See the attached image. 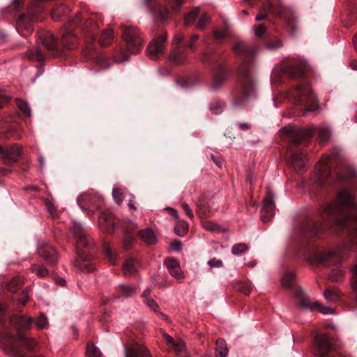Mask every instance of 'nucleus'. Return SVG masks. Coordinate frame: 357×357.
Listing matches in <instances>:
<instances>
[{"mask_svg": "<svg viewBox=\"0 0 357 357\" xmlns=\"http://www.w3.org/2000/svg\"><path fill=\"white\" fill-rule=\"evenodd\" d=\"M164 337L165 339V341L169 344L172 347L173 346V344L176 342V341L172 337H170L169 335L167 334H164Z\"/></svg>", "mask_w": 357, "mask_h": 357, "instance_id": "60", "label": "nucleus"}, {"mask_svg": "<svg viewBox=\"0 0 357 357\" xmlns=\"http://www.w3.org/2000/svg\"><path fill=\"white\" fill-rule=\"evenodd\" d=\"M348 250V246L344 244L334 251H316L309 257L308 260L311 264L314 266L336 263L346 256Z\"/></svg>", "mask_w": 357, "mask_h": 357, "instance_id": "3", "label": "nucleus"}, {"mask_svg": "<svg viewBox=\"0 0 357 357\" xmlns=\"http://www.w3.org/2000/svg\"><path fill=\"white\" fill-rule=\"evenodd\" d=\"M142 239L148 244H153L157 241L154 232L150 229H145L140 232Z\"/></svg>", "mask_w": 357, "mask_h": 357, "instance_id": "21", "label": "nucleus"}, {"mask_svg": "<svg viewBox=\"0 0 357 357\" xmlns=\"http://www.w3.org/2000/svg\"><path fill=\"white\" fill-rule=\"evenodd\" d=\"M275 214L274 196L273 193L268 189L266 196L264 200L263 208L261 211V218L264 222H266Z\"/></svg>", "mask_w": 357, "mask_h": 357, "instance_id": "9", "label": "nucleus"}, {"mask_svg": "<svg viewBox=\"0 0 357 357\" xmlns=\"http://www.w3.org/2000/svg\"><path fill=\"white\" fill-rule=\"evenodd\" d=\"M38 8L30 7L28 8L27 14H22L19 16L17 22V29L22 35H27L32 31L31 22L38 19L36 14Z\"/></svg>", "mask_w": 357, "mask_h": 357, "instance_id": "7", "label": "nucleus"}, {"mask_svg": "<svg viewBox=\"0 0 357 357\" xmlns=\"http://www.w3.org/2000/svg\"><path fill=\"white\" fill-rule=\"evenodd\" d=\"M183 40V36L181 34H176L174 37L173 42L174 44L178 45Z\"/></svg>", "mask_w": 357, "mask_h": 357, "instance_id": "57", "label": "nucleus"}, {"mask_svg": "<svg viewBox=\"0 0 357 357\" xmlns=\"http://www.w3.org/2000/svg\"><path fill=\"white\" fill-rule=\"evenodd\" d=\"M172 348L177 354H182L185 351V344L181 340H177L173 344Z\"/></svg>", "mask_w": 357, "mask_h": 357, "instance_id": "38", "label": "nucleus"}, {"mask_svg": "<svg viewBox=\"0 0 357 357\" xmlns=\"http://www.w3.org/2000/svg\"><path fill=\"white\" fill-rule=\"evenodd\" d=\"M322 219L326 225L324 229L332 224L342 229L349 228L355 223L356 237L354 243L357 245V203L354 195L348 190L340 191L335 202L323 206Z\"/></svg>", "mask_w": 357, "mask_h": 357, "instance_id": "1", "label": "nucleus"}, {"mask_svg": "<svg viewBox=\"0 0 357 357\" xmlns=\"http://www.w3.org/2000/svg\"><path fill=\"white\" fill-rule=\"evenodd\" d=\"M351 288L356 295V302L357 303V264L351 268V276L350 279Z\"/></svg>", "mask_w": 357, "mask_h": 357, "instance_id": "32", "label": "nucleus"}, {"mask_svg": "<svg viewBox=\"0 0 357 357\" xmlns=\"http://www.w3.org/2000/svg\"><path fill=\"white\" fill-rule=\"evenodd\" d=\"M227 31H222V30H215L213 33V36L215 39L216 40H222L227 38Z\"/></svg>", "mask_w": 357, "mask_h": 357, "instance_id": "49", "label": "nucleus"}, {"mask_svg": "<svg viewBox=\"0 0 357 357\" xmlns=\"http://www.w3.org/2000/svg\"><path fill=\"white\" fill-rule=\"evenodd\" d=\"M199 36L198 35H193L192 36V41L189 43L188 45V47L190 48V49H194L195 48V44L194 43L197 40L199 39Z\"/></svg>", "mask_w": 357, "mask_h": 357, "instance_id": "61", "label": "nucleus"}, {"mask_svg": "<svg viewBox=\"0 0 357 357\" xmlns=\"http://www.w3.org/2000/svg\"><path fill=\"white\" fill-rule=\"evenodd\" d=\"M29 300V297L27 294H24L22 295V298L19 300V303L22 305H25L28 301Z\"/></svg>", "mask_w": 357, "mask_h": 357, "instance_id": "62", "label": "nucleus"}, {"mask_svg": "<svg viewBox=\"0 0 357 357\" xmlns=\"http://www.w3.org/2000/svg\"><path fill=\"white\" fill-rule=\"evenodd\" d=\"M34 320L31 317H26L23 314H17L12 317L11 324L20 331H26L30 329Z\"/></svg>", "mask_w": 357, "mask_h": 357, "instance_id": "16", "label": "nucleus"}, {"mask_svg": "<svg viewBox=\"0 0 357 357\" xmlns=\"http://www.w3.org/2000/svg\"><path fill=\"white\" fill-rule=\"evenodd\" d=\"M73 233L77 238V257L75 262V266L82 272L89 273L93 271L95 268L94 264L91 262L93 255L84 251H79L81 248L89 246L92 243L91 240L80 224H74Z\"/></svg>", "mask_w": 357, "mask_h": 357, "instance_id": "2", "label": "nucleus"}, {"mask_svg": "<svg viewBox=\"0 0 357 357\" xmlns=\"http://www.w3.org/2000/svg\"><path fill=\"white\" fill-rule=\"evenodd\" d=\"M184 3V0H174V8L175 10L178 9Z\"/></svg>", "mask_w": 357, "mask_h": 357, "instance_id": "63", "label": "nucleus"}, {"mask_svg": "<svg viewBox=\"0 0 357 357\" xmlns=\"http://www.w3.org/2000/svg\"><path fill=\"white\" fill-rule=\"evenodd\" d=\"M289 165L294 167L296 171H301L305 166V155L301 150H294L288 159Z\"/></svg>", "mask_w": 357, "mask_h": 357, "instance_id": "14", "label": "nucleus"}, {"mask_svg": "<svg viewBox=\"0 0 357 357\" xmlns=\"http://www.w3.org/2000/svg\"><path fill=\"white\" fill-rule=\"evenodd\" d=\"M211 17L206 13L203 14L196 24V28L200 30L204 29L205 26L210 21Z\"/></svg>", "mask_w": 357, "mask_h": 357, "instance_id": "37", "label": "nucleus"}, {"mask_svg": "<svg viewBox=\"0 0 357 357\" xmlns=\"http://www.w3.org/2000/svg\"><path fill=\"white\" fill-rule=\"evenodd\" d=\"M43 45L48 50H52L55 48V39L52 33H47L45 35L43 39Z\"/></svg>", "mask_w": 357, "mask_h": 357, "instance_id": "29", "label": "nucleus"}, {"mask_svg": "<svg viewBox=\"0 0 357 357\" xmlns=\"http://www.w3.org/2000/svg\"><path fill=\"white\" fill-rule=\"evenodd\" d=\"M199 8H194L192 10L187 13L184 17V24L186 26L192 25L196 20L199 14Z\"/></svg>", "mask_w": 357, "mask_h": 357, "instance_id": "22", "label": "nucleus"}, {"mask_svg": "<svg viewBox=\"0 0 357 357\" xmlns=\"http://www.w3.org/2000/svg\"><path fill=\"white\" fill-rule=\"evenodd\" d=\"M20 153V148L16 145L2 149L1 155L4 160V163L9 165L17 161Z\"/></svg>", "mask_w": 357, "mask_h": 357, "instance_id": "17", "label": "nucleus"}, {"mask_svg": "<svg viewBox=\"0 0 357 357\" xmlns=\"http://www.w3.org/2000/svg\"><path fill=\"white\" fill-rule=\"evenodd\" d=\"M326 300L330 301H336L339 299L338 295L332 290L327 289L324 294Z\"/></svg>", "mask_w": 357, "mask_h": 357, "instance_id": "44", "label": "nucleus"}, {"mask_svg": "<svg viewBox=\"0 0 357 357\" xmlns=\"http://www.w3.org/2000/svg\"><path fill=\"white\" fill-rule=\"evenodd\" d=\"M298 303L304 309L317 310L321 313L326 314L334 313L333 308L322 306L317 301H312L309 297L305 296H298Z\"/></svg>", "mask_w": 357, "mask_h": 357, "instance_id": "11", "label": "nucleus"}, {"mask_svg": "<svg viewBox=\"0 0 357 357\" xmlns=\"http://www.w3.org/2000/svg\"><path fill=\"white\" fill-rule=\"evenodd\" d=\"M16 338L22 344L29 349H33L36 345V341L35 339L26 337L20 333H18Z\"/></svg>", "mask_w": 357, "mask_h": 357, "instance_id": "27", "label": "nucleus"}, {"mask_svg": "<svg viewBox=\"0 0 357 357\" xmlns=\"http://www.w3.org/2000/svg\"><path fill=\"white\" fill-rule=\"evenodd\" d=\"M335 155H324L319 162L315 165L314 176L315 181L318 185H323L326 183L328 178L331 175L329 162L333 160Z\"/></svg>", "mask_w": 357, "mask_h": 357, "instance_id": "6", "label": "nucleus"}, {"mask_svg": "<svg viewBox=\"0 0 357 357\" xmlns=\"http://www.w3.org/2000/svg\"><path fill=\"white\" fill-rule=\"evenodd\" d=\"M188 230V224L186 222L182 221L179 222L174 227V231L176 234L178 236H184Z\"/></svg>", "mask_w": 357, "mask_h": 357, "instance_id": "35", "label": "nucleus"}, {"mask_svg": "<svg viewBox=\"0 0 357 357\" xmlns=\"http://www.w3.org/2000/svg\"><path fill=\"white\" fill-rule=\"evenodd\" d=\"M225 76L220 74L214 77L211 86L213 89H218L225 82Z\"/></svg>", "mask_w": 357, "mask_h": 357, "instance_id": "40", "label": "nucleus"}, {"mask_svg": "<svg viewBox=\"0 0 357 357\" xmlns=\"http://www.w3.org/2000/svg\"><path fill=\"white\" fill-rule=\"evenodd\" d=\"M125 357H152L149 350L142 344L135 343L125 348Z\"/></svg>", "mask_w": 357, "mask_h": 357, "instance_id": "15", "label": "nucleus"}, {"mask_svg": "<svg viewBox=\"0 0 357 357\" xmlns=\"http://www.w3.org/2000/svg\"><path fill=\"white\" fill-rule=\"evenodd\" d=\"M113 39V31L111 29H106L101 33L99 43L101 46H107L109 45Z\"/></svg>", "mask_w": 357, "mask_h": 357, "instance_id": "24", "label": "nucleus"}, {"mask_svg": "<svg viewBox=\"0 0 357 357\" xmlns=\"http://www.w3.org/2000/svg\"><path fill=\"white\" fill-rule=\"evenodd\" d=\"M182 208L185 211V214L190 218H193L194 214L192 210L190 208L189 206L186 203L181 204Z\"/></svg>", "mask_w": 357, "mask_h": 357, "instance_id": "56", "label": "nucleus"}, {"mask_svg": "<svg viewBox=\"0 0 357 357\" xmlns=\"http://www.w3.org/2000/svg\"><path fill=\"white\" fill-rule=\"evenodd\" d=\"M344 270L342 267L337 266L331 271L329 278L334 282H338L344 278Z\"/></svg>", "mask_w": 357, "mask_h": 357, "instance_id": "26", "label": "nucleus"}, {"mask_svg": "<svg viewBox=\"0 0 357 357\" xmlns=\"http://www.w3.org/2000/svg\"><path fill=\"white\" fill-rule=\"evenodd\" d=\"M283 73L289 75L291 77H301L304 71V64L296 63L295 62L289 64H285L282 69Z\"/></svg>", "mask_w": 357, "mask_h": 357, "instance_id": "18", "label": "nucleus"}, {"mask_svg": "<svg viewBox=\"0 0 357 357\" xmlns=\"http://www.w3.org/2000/svg\"><path fill=\"white\" fill-rule=\"evenodd\" d=\"M246 45L244 42L239 41L234 44L233 50L236 53L240 54L245 51Z\"/></svg>", "mask_w": 357, "mask_h": 357, "instance_id": "46", "label": "nucleus"}, {"mask_svg": "<svg viewBox=\"0 0 357 357\" xmlns=\"http://www.w3.org/2000/svg\"><path fill=\"white\" fill-rule=\"evenodd\" d=\"M144 302L154 312H159V306L155 301L152 298H146L144 300Z\"/></svg>", "mask_w": 357, "mask_h": 357, "instance_id": "43", "label": "nucleus"}, {"mask_svg": "<svg viewBox=\"0 0 357 357\" xmlns=\"http://www.w3.org/2000/svg\"><path fill=\"white\" fill-rule=\"evenodd\" d=\"M167 38V34L164 33L149 43L147 47V53L151 59H155L162 54Z\"/></svg>", "mask_w": 357, "mask_h": 357, "instance_id": "10", "label": "nucleus"}, {"mask_svg": "<svg viewBox=\"0 0 357 357\" xmlns=\"http://www.w3.org/2000/svg\"><path fill=\"white\" fill-rule=\"evenodd\" d=\"M73 38H74V37L71 33H69L66 34V36H64L62 38V40H61L63 45L64 47H66V48L71 49L73 47L71 45H70L68 43V39H73Z\"/></svg>", "mask_w": 357, "mask_h": 357, "instance_id": "51", "label": "nucleus"}, {"mask_svg": "<svg viewBox=\"0 0 357 357\" xmlns=\"http://www.w3.org/2000/svg\"><path fill=\"white\" fill-rule=\"evenodd\" d=\"M98 222L102 230L109 231L115 225V219L112 213L103 212L99 216Z\"/></svg>", "mask_w": 357, "mask_h": 357, "instance_id": "19", "label": "nucleus"}, {"mask_svg": "<svg viewBox=\"0 0 357 357\" xmlns=\"http://www.w3.org/2000/svg\"><path fill=\"white\" fill-rule=\"evenodd\" d=\"M123 271L125 275H131L137 271L135 261L132 259H127L123 266Z\"/></svg>", "mask_w": 357, "mask_h": 357, "instance_id": "28", "label": "nucleus"}, {"mask_svg": "<svg viewBox=\"0 0 357 357\" xmlns=\"http://www.w3.org/2000/svg\"><path fill=\"white\" fill-rule=\"evenodd\" d=\"M128 55H127L126 53H123V56L122 57H116L114 59V61L116 63H121V62H123V61H126L128 59Z\"/></svg>", "mask_w": 357, "mask_h": 357, "instance_id": "58", "label": "nucleus"}, {"mask_svg": "<svg viewBox=\"0 0 357 357\" xmlns=\"http://www.w3.org/2000/svg\"><path fill=\"white\" fill-rule=\"evenodd\" d=\"M30 269L38 277H45L49 273L48 270L45 267L39 264L31 265Z\"/></svg>", "mask_w": 357, "mask_h": 357, "instance_id": "31", "label": "nucleus"}, {"mask_svg": "<svg viewBox=\"0 0 357 357\" xmlns=\"http://www.w3.org/2000/svg\"><path fill=\"white\" fill-rule=\"evenodd\" d=\"M17 282H18V280H17V279H14V280L10 282V284H9L8 285V289L10 291H13V292L15 291H16V289H15V288H14V287H13V286H14V285H16V284H17Z\"/></svg>", "mask_w": 357, "mask_h": 357, "instance_id": "59", "label": "nucleus"}, {"mask_svg": "<svg viewBox=\"0 0 357 357\" xmlns=\"http://www.w3.org/2000/svg\"><path fill=\"white\" fill-rule=\"evenodd\" d=\"M248 250V245L244 243L235 244L231 248V252L234 255H238L245 252Z\"/></svg>", "mask_w": 357, "mask_h": 357, "instance_id": "39", "label": "nucleus"}, {"mask_svg": "<svg viewBox=\"0 0 357 357\" xmlns=\"http://www.w3.org/2000/svg\"><path fill=\"white\" fill-rule=\"evenodd\" d=\"M29 56L31 59H36L38 61H42L44 59V56L38 48H35L34 50H31Z\"/></svg>", "mask_w": 357, "mask_h": 357, "instance_id": "45", "label": "nucleus"}, {"mask_svg": "<svg viewBox=\"0 0 357 357\" xmlns=\"http://www.w3.org/2000/svg\"><path fill=\"white\" fill-rule=\"evenodd\" d=\"M38 329H43L47 326L48 321L44 315H40L34 322Z\"/></svg>", "mask_w": 357, "mask_h": 357, "instance_id": "41", "label": "nucleus"}, {"mask_svg": "<svg viewBox=\"0 0 357 357\" xmlns=\"http://www.w3.org/2000/svg\"><path fill=\"white\" fill-rule=\"evenodd\" d=\"M240 73L245 79L250 77V70L245 64H243L240 67Z\"/></svg>", "mask_w": 357, "mask_h": 357, "instance_id": "53", "label": "nucleus"}, {"mask_svg": "<svg viewBox=\"0 0 357 357\" xmlns=\"http://www.w3.org/2000/svg\"><path fill=\"white\" fill-rule=\"evenodd\" d=\"M165 264L169 272V273L177 279L183 278V273L181 270L179 263L172 259L165 260Z\"/></svg>", "mask_w": 357, "mask_h": 357, "instance_id": "20", "label": "nucleus"}, {"mask_svg": "<svg viewBox=\"0 0 357 357\" xmlns=\"http://www.w3.org/2000/svg\"><path fill=\"white\" fill-rule=\"evenodd\" d=\"M216 353L219 357H226L228 354V350L226 346V342L223 339H218L216 341Z\"/></svg>", "mask_w": 357, "mask_h": 357, "instance_id": "23", "label": "nucleus"}, {"mask_svg": "<svg viewBox=\"0 0 357 357\" xmlns=\"http://www.w3.org/2000/svg\"><path fill=\"white\" fill-rule=\"evenodd\" d=\"M182 248V243L179 240H174L170 244V248L172 250L178 252Z\"/></svg>", "mask_w": 357, "mask_h": 357, "instance_id": "52", "label": "nucleus"}, {"mask_svg": "<svg viewBox=\"0 0 357 357\" xmlns=\"http://www.w3.org/2000/svg\"><path fill=\"white\" fill-rule=\"evenodd\" d=\"M316 132L322 142L327 141L331 136V132L326 128H318L316 129Z\"/></svg>", "mask_w": 357, "mask_h": 357, "instance_id": "34", "label": "nucleus"}, {"mask_svg": "<svg viewBox=\"0 0 357 357\" xmlns=\"http://www.w3.org/2000/svg\"><path fill=\"white\" fill-rule=\"evenodd\" d=\"M112 195H113L114 199L118 204H120L122 202L123 194L120 189H118V188L114 189L113 192H112Z\"/></svg>", "mask_w": 357, "mask_h": 357, "instance_id": "48", "label": "nucleus"}, {"mask_svg": "<svg viewBox=\"0 0 357 357\" xmlns=\"http://www.w3.org/2000/svg\"><path fill=\"white\" fill-rule=\"evenodd\" d=\"M86 357H101L102 354L98 347L92 343H88L86 348Z\"/></svg>", "mask_w": 357, "mask_h": 357, "instance_id": "30", "label": "nucleus"}, {"mask_svg": "<svg viewBox=\"0 0 357 357\" xmlns=\"http://www.w3.org/2000/svg\"><path fill=\"white\" fill-rule=\"evenodd\" d=\"M266 27L260 24L255 29V34L257 37H261L266 31Z\"/></svg>", "mask_w": 357, "mask_h": 357, "instance_id": "55", "label": "nucleus"}, {"mask_svg": "<svg viewBox=\"0 0 357 357\" xmlns=\"http://www.w3.org/2000/svg\"><path fill=\"white\" fill-rule=\"evenodd\" d=\"M317 346V355L320 357H326L329 352L335 349L331 340L325 335H317L315 336Z\"/></svg>", "mask_w": 357, "mask_h": 357, "instance_id": "12", "label": "nucleus"}, {"mask_svg": "<svg viewBox=\"0 0 357 357\" xmlns=\"http://www.w3.org/2000/svg\"><path fill=\"white\" fill-rule=\"evenodd\" d=\"M202 226L206 230H208V231H215L216 229H218V225L215 223L212 222H208V221L203 222Z\"/></svg>", "mask_w": 357, "mask_h": 357, "instance_id": "50", "label": "nucleus"}, {"mask_svg": "<svg viewBox=\"0 0 357 357\" xmlns=\"http://www.w3.org/2000/svg\"><path fill=\"white\" fill-rule=\"evenodd\" d=\"M208 264L211 267L220 268L222 266V261L220 259H212L208 261Z\"/></svg>", "mask_w": 357, "mask_h": 357, "instance_id": "54", "label": "nucleus"}, {"mask_svg": "<svg viewBox=\"0 0 357 357\" xmlns=\"http://www.w3.org/2000/svg\"><path fill=\"white\" fill-rule=\"evenodd\" d=\"M295 282V275L293 273L287 272L281 279L282 285L285 288H291Z\"/></svg>", "mask_w": 357, "mask_h": 357, "instance_id": "25", "label": "nucleus"}, {"mask_svg": "<svg viewBox=\"0 0 357 357\" xmlns=\"http://www.w3.org/2000/svg\"><path fill=\"white\" fill-rule=\"evenodd\" d=\"M292 96L298 104L305 107L307 111L314 112L319 107L317 98L307 83L298 86L293 91Z\"/></svg>", "mask_w": 357, "mask_h": 357, "instance_id": "4", "label": "nucleus"}, {"mask_svg": "<svg viewBox=\"0 0 357 357\" xmlns=\"http://www.w3.org/2000/svg\"><path fill=\"white\" fill-rule=\"evenodd\" d=\"M105 257L110 264H115L116 255L112 252V248L109 245L105 244L103 247Z\"/></svg>", "mask_w": 357, "mask_h": 357, "instance_id": "36", "label": "nucleus"}, {"mask_svg": "<svg viewBox=\"0 0 357 357\" xmlns=\"http://www.w3.org/2000/svg\"><path fill=\"white\" fill-rule=\"evenodd\" d=\"M38 254L50 264H54L57 261V254L56 250L45 243H41L39 244L38 248Z\"/></svg>", "mask_w": 357, "mask_h": 357, "instance_id": "13", "label": "nucleus"}, {"mask_svg": "<svg viewBox=\"0 0 357 357\" xmlns=\"http://www.w3.org/2000/svg\"><path fill=\"white\" fill-rule=\"evenodd\" d=\"M17 106L27 116L31 115V109L26 102L20 100L17 101Z\"/></svg>", "mask_w": 357, "mask_h": 357, "instance_id": "42", "label": "nucleus"}, {"mask_svg": "<svg viewBox=\"0 0 357 357\" xmlns=\"http://www.w3.org/2000/svg\"><path fill=\"white\" fill-rule=\"evenodd\" d=\"M122 37L127 43V51L132 54H137L143 43L141 34L137 28L132 26H123Z\"/></svg>", "mask_w": 357, "mask_h": 357, "instance_id": "5", "label": "nucleus"}, {"mask_svg": "<svg viewBox=\"0 0 357 357\" xmlns=\"http://www.w3.org/2000/svg\"><path fill=\"white\" fill-rule=\"evenodd\" d=\"M271 12L275 15H282L284 12V7L282 3H279V8H275L272 3H269L268 6Z\"/></svg>", "mask_w": 357, "mask_h": 357, "instance_id": "47", "label": "nucleus"}, {"mask_svg": "<svg viewBox=\"0 0 357 357\" xmlns=\"http://www.w3.org/2000/svg\"><path fill=\"white\" fill-rule=\"evenodd\" d=\"M119 287L121 292L122 293V295L126 298L130 297L136 293V288L132 286L120 284Z\"/></svg>", "mask_w": 357, "mask_h": 357, "instance_id": "33", "label": "nucleus"}, {"mask_svg": "<svg viewBox=\"0 0 357 357\" xmlns=\"http://www.w3.org/2000/svg\"><path fill=\"white\" fill-rule=\"evenodd\" d=\"M281 132L284 134H287L292 143L295 145L308 139L311 137L310 130L297 129L293 126L284 127L281 130Z\"/></svg>", "mask_w": 357, "mask_h": 357, "instance_id": "8", "label": "nucleus"}, {"mask_svg": "<svg viewBox=\"0 0 357 357\" xmlns=\"http://www.w3.org/2000/svg\"><path fill=\"white\" fill-rule=\"evenodd\" d=\"M170 58L173 61H174L176 63L181 62V60L178 58V55L177 53H175V52L172 53Z\"/></svg>", "mask_w": 357, "mask_h": 357, "instance_id": "64", "label": "nucleus"}]
</instances>
